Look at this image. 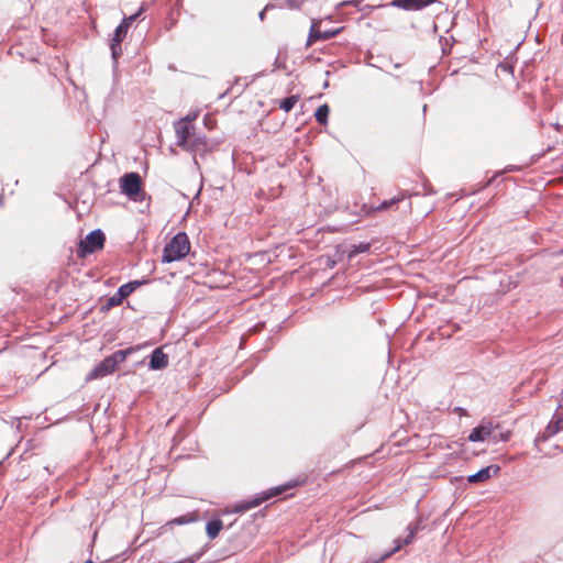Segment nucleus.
<instances>
[{"label": "nucleus", "mask_w": 563, "mask_h": 563, "mask_svg": "<svg viewBox=\"0 0 563 563\" xmlns=\"http://www.w3.org/2000/svg\"><path fill=\"white\" fill-rule=\"evenodd\" d=\"M339 32H340V29L334 30V31H324V32H322V31L319 30V24L318 23H313L311 25V27H310V32H309V36H308V41H307V46H311L314 42H317L319 40L332 38Z\"/></svg>", "instance_id": "obj_11"}, {"label": "nucleus", "mask_w": 563, "mask_h": 563, "mask_svg": "<svg viewBox=\"0 0 563 563\" xmlns=\"http://www.w3.org/2000/svg\"><path fill=\"white\" fill-rule=\"evenodd\" d=\"M178 14H179L178 11L177 12L170 11V13L168 15V21H169L170 26H173L177 23Z\"/></svg>", "instance_id": "obj_24"}, {"label": "nucleus", "mask_w": 563, "mask_h": 563, "mask_svg": "<svg viewBox=\"0 0 563 563\" xmlns=\"http://www.w3.org/2000/svg\"><path fill=\"white\" fill-rule=\"evenodd\" d=\"M190 251V242L185 232L177 233L164 247L163 262L172 263L184 258Z\"/></svg>", "instance_id": "obj_1"}, {"label": "nucleus", "mask_w": 563, "mask_h": 563, "mask_svg": "<svg viewBox=\"0 0 563 563\" xmlns=\"http://www.w3.org/2000/svg\"><path fill=\"white\" fill-rule=\"evenodd\" d=\"M104 234L101 230L97 229L91 231L84 240L79 242L78 256L85 257L88 254L101 250L104 245Z\"/></svg>", "instance_id": "obj_2"}, {"label": "nucleus", "mask_w": 563, "mask_h": 563, "mask_svg": "<svg viewBox=\"0 0 563 563\" xmlns=\"http://www.w3.org/2000/svg\"><path fill=\"white\" fill-rule=\"evenodd\" d=\"M435 2L437 0H391L390 4L406 11H417Z\"/></svg>", "instance_id": "obj_8"}, {"label": "nucleus", "mask_w": 563, "mask_h": 563, "mask_svg": "<svg viewBox=\"0 0 563 563\" xmlns=\"http://www.w3.org/2000/svg\"><path fill=\"white\" fill-rule=\"evenodd\" d=\"M299 97L296 95L289 96L282 101H279V108L284 110L285 112H289L295 104L298 102Z\"/></svg>", "instance_id": "obj_19"}, {"label": "nucleus", "mask_w": 563, "mask_h": 563, "mask_svg": "<svg viewBox=\"0 0 563 563\" xmlns=\"http://www.w3.org/2000/svg\"><path fill=\"white\" fill-rule=\"evenodd\" d=\"M260 504V500H254L252 503H249L243 509H251L253 507H256Z\"/></svg>", "instance_id": "obj_26"}, {"label": "nucleus", "mask_w": 563, "mask_h": 563, "mask_svg": "<svg viewBox=\"0 0 563 563\" xmlns=\"http://www.w3.org/2000/svg\"><path fill=\"white\" fill-rule=\"evenodd\" d=\"M500 471V467L498 465L492 464L489 466H486L482 470H479L477 473L470 475L467 477V482L471 484L475 483H484L488 481L492 475H497Z\"/></svg>", "instance_id": "obj_10"}, {"label": "nucleus", "mask_w": 563, "mask_h": 563, "mask_svg": "<svg viewBox=\"0 0 563 563\" xmlns=\"http://www.w3.org/2000/svg\"><path fill=\"white\" fill-rule=\"evenodd\" d=\"M497 435V440L496 441H508L509 440V437H510V433L509 432H500V433H496Z\"/></svg>", "instance_id": "obj_25"}, {"label": "nucleus", "mask_w": 563, "mask_h": 563, "mask_svg": "<svg viewBox=\"0 0 563 563\" xmlns=\"http://www.w3.org/2000/svg\"><path fill=\"white\" fill-rule=\"evenodd\" d=\"M198 520V515L196 512H189L187 515L177 517L170 521L173 525H186L190 522H195Z\"/></svg>", "instance_id": "obj_20"}, {"label": "nucleus", "mask_w": 563, "mask_h": 563, "mask_svg": "<svg viewBox=\"0 0 563 563\" xmlns=\"http://www.w3.org/2000/svg\"><path fill=\"white\" fill-rule=\"evenodd\" d=\"M169 151H170L172 153H175V148H174L173 146H169Z\"/></svg>", "instance_id": "obj_30"}, {"label": "nucleus", "mask_w": 563, "mask_h": 563, "mask_svg": "<svg viewBox=\"0 0 563 563\" xmlns=\"http://www.w3.org/2000/svg\"><path fill=\"white\" fill-rule=\"evenodd\" d=\"M137 349L139 347H129L125 350H119L108 357L112 360L113 365L117 367L118 364L123 363L126 360V357Z\"/></svg>", "instance_id": "obj_14"}, {"label": "nucleus", "mask_w": 563, "mask_h": 563, "mask_svg": "<svg viewBox=\"0 0 563 563\" xmlns=\"http://www.w3.org/2000/svg\"><path fill=\"white\" fill-rule=\"evenodd\" d=\"M285 2L289 9L298 10L302 7L305 0H285Z\"/></svg>", "instance_id": "obj_22"}, {"label": "nucleus", "mask_w": 563, "mask_h": 563, "mask_svg": "<svg viewBox=\"0 0 563 563\" xmlns=\"http://www.w3.org/2000/svg\"><path fill=\"white\" fill-rule=\"evenodd\" d=\"M115 371L111 358H103L87 376V380L102 378Z\"/></svg>", "instance_id": "obj_9"}, {"label": "nucleus", "mask_w": 563, "mask_h": 563, "mask_svg": "<svg viewBox=\"0 0 563 563\" xmlns=\"http://www.w3.org/2000/svg\"><path fill=\"white\" fill-rule=\"evenodd\" d=\"M85 563H92V562H91V561H87V562H85Z\"/></svg>", "instance_id": "obj_33"}, {"label": "nucleus", "mask_w": 563, "mask_h": 563, "mask_svg": "<svg viewBox=\"0 0 563 563\" xmlns=\"http://www.w3.org/2000/svg\"><path fill=\"white\" fill-rule=\"evenodd\" d=\"M176 144H177V146L183 147L185 151L190 152V151H194V146H195L197 143H187V142H184V143H176Z\"/></svg>", "instance_id": "obj_23"}, {"label": "nucleus", "mask_w": 563, "mask_h": 563, "mask_svg": "<svg viewBox=\"0 0 563 563\" xmlns=\"http://www.w3.org/2000/svg\"><path fill=\"white\" fill-rule=\"evenodd\" d=\"M209 121H210V119H206L205 124L207 125Z\"/></svg>", "instance_id": "obj_31"}, {"label": "nucleus", "mask_w": 563, "mask_h": 563, "mask_svg": "<svg viewBox=\"0 0 563 563\" xmlns=\"http://www.w3.org/2000/svg\"><path fill=\"white\" fill-rule=\"evenodd\" d=\"M168 366V356L162 347L155 349L151 354L148 367L153 371L163 369Z\"/></svg>", "instance_id": "obj_12"}, {"label": "nucleus", "mask_w": 563, "mask_h": 563, "mask_svg": "<svg viewBox=\"0 0 563 563\" xmlns=\"http://www.w3.org/2000/svg\"><path fill=\"white\" fill-rule=\"evenodd\" d=\"M543 154H544V152H542L541 154H538V155H533L528 164H532V163L537 162Z\"/></svg>", "instance_id": "obj_27"}, {"label": "nucleus", "mask_w": 563, "mask_h": 563, "mask_svg": "<svg viewBox=\"0 0 563 563\" xmlns=\"http://www.w3.org/2000/svg\"><path fill=\"white\" fill-rule=\"evenodd\" d=\"M223 523L220 519H213L208 521L206 530L207 534L210 539H214L218 537L219 532L222 530Z\"/></svg>", "instance_id": "obj_16"}, {"label": "nucleus", "mask_w": 563, "mask_h": 563, "mask_svg": "<svg viewBox=\"0 0 563 563\" xmlns=\"http://www.w3.org/2000/svg\"><path fill=\"white\" fill-rule=\"evenodd\" d=\"M137 349L139 347H129L125 350H119L108 357L112 360L113 365L117 367L118 364L123 363L126 360V357Z\"/></svg>", "instance_id": "obj_15"}, {"label": "nucleus", "mask_w": 563, "mask_h": 563, "mask_svg": "<svg viewBox=\"0 0 563 563\" xmlns=\"http://www.w3.org/2000/svg\"><path fill=\"white\" fill-rule=\"evenodd\" d=\"M559 407H560L561 409H563V396H562V399H561V401H560V404H559Z\"/></svg>", "instance_id": "obj_29"}, {"label": "nucleus", "mask_w": 563, "mask_h": 563, "mask_svg": "<svg viewBox=\"0 0 563 563\" xmlns=\"http://www.w3.org/2000/svg\"><path fill=\"white\" fill-rule=\"evenodd\" d=\"M2 202H3V201H2V196L0 195V206L2 205Z\"/></svg>", "instance_id": "obj_32"}, {"label": "nucleus", "mask_w": 563, "mask_h": 563, "mask_svg": "<svg viewBox=\"0 0 563 563\" xmlns=\"http://www.w3.org/2000/svg\"><path fill=\"white\" fill-rule=\"evenodd\" d=\"M561 430H563V409L558 407L555 413L547 427V432L549 435H554Z\"/></svg>", "instance_id": "obj_13"}, {"label": "nucleus", "mask_w": 563, "mask_h": 563, "mask_svg": "<svg viewBox=\"0 0 563 563\" xmlns=\"http://www.w3.org/2000/svg\"><path fill=\"white\" fill-rule=\"evenodd\" d=\"M141 285L142 282L134 280L120 286L117 292L110 298H108L107 302L103 306V309L109 310L113 307L120 306L123 302V300L126 297H129Z\"/></svg>", "instance_id": "obj_5"}, {"label": "nucleus", "mask_w": 563, "mask_h": 563, "mask_svg": "<svg viewBox=\"0 0 563 563\" xmlns=\"http://www.w3.org/2000/svg\"><path fill=\"white\" fill-rule=\"evenodd\" d=\"M404 198H405V195L401 194V195H399L397 197L391 198L390 200L383 201L377 207H374L373 210L376 211V212H382V211L388 210L389 208H391L396 203L402 201Z\"/></svg>", "instance_id": "obj_17"}, {"label": "nucleus", "mask_w": 563, "mask_h": 563, "mask_svg": "<svg viewBox=\"0 0 563 563\" xmlns=\"http://www.w3.org/2000/svg\"><path fill=\"white\" fill-rule=\"evenodd\" d=\"M329 113H330V108L328 104L324 103L316 110L314 118L318 123L325 124L328 121Z\"/></svg>", "instance_id": "obj_18"}, {"label": "nucleus", "mask_w": 563, "mask_h": 563, "mask_svg": "<svg viewBox=\"0 0 563 563\" xmlns=\"http://www.w3.org/2000/svg\"><path fill=\"white\" fill-rule=\"evenodd\" d=\"M136 15H131L129 18L123 19V21L117 26L114 30L113 37L111 40V52L112 57L117 59L122 54L121 43L125 38L128 34V30L130 24L135 20Z\"/></svg>", "instance_id": "obj_3"}, {"label": "nucleus", "mask_w": 563, "mask_h": 563, "mask_svg": "<svg viewBox=\"0 0 563 563\" xmlns=\"http://www.w3.org/2000/svg\"><path fill=\"white\" fill-rule=\"evenodd\" d=\"M197 119V113L188 114L185 118L180 119L175 123V132L179 141H190L197 135V128L195 125V120Z\"/></svg>", "instance_id": "obj_4"}, {"label": "nucleus", "mask_w": 563, "mask_h": 563, "mask_svg": "<svg viewBox=\"0 0 563 563\" xmlns=\"http://www.w3.org/2000/svg\"><path fill=\"white\" fill-rule=\"evenodd\" d=\"M268 9V5L260 13V19L263 21L265 18V12Z\"/></svg>", "instance_id": "obj_28"}, {"label": "nucleus", "mask_w": 563, "mask_h": 563, "mask_svg": "<svg viewBox=\"0 0 563 563\" xmlns=\"http://www.w3.org/2000/svg\"><path fill=\"white\" fill-rule=\"evenodd\" d=\"M496 428L493 422H483L472 430L468 440L472 442L485 441L486 439L497 440Z\"/></svg>", "instance_id": "obj_7"}, {"label": "nucleus", "mask_w": 563, "mask_h": 563, "mask_svg": "<svg viewBox=\"0 0 563 563\" xmlns=\"http://www.w3.org/2000/svg\"><path fill=\"white\" fill-rule=\"evenodd\" d=\"M120 189L130 198H135L141 190V177L137 173H128L120 178Z\"/></svg>", "instance_id": "obj_6"}, {"label": "nucleus", "mask_w": 563, "mask_h": 563, "mask_svg": "<svg viewBox=\"0 0 563 563\" xmlns=\"http://www.w3.org/2000/svg\"><path fill=\"white\" fill-rule=\"evenodd\" d=\"M371 247V244L369 243H360L357 245H352L351 246V250L349 251L347 253V256L350 258L354 257L355 255L360 254V253H365L369 250Z\"/></svg>", "instance_id": "obj_21"}]
</instances>
